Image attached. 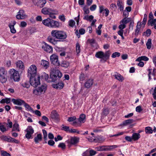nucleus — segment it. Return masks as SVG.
Wrapping results in <instances>:
<instances>
[{"mask_svg":"<svg viewBox=\"0 0 156 156\" xmlns=\"http://www.w3.org/2000/svg\"><path fill=\"white\" fill-rule=\"evenodd\" d=\"M139 23V22H138L137 23V25L136 27V29L135 30V34L136 36H138L140 30V25H138Z\"/></svg>","mask_w":156,"mask_h":156,"instance_id":"nucleus-33","label":"nucleus"},{"mask_svg":"<svg viewBox=\"0 0 156 156\" xmlns=\"http://www.w3.org/2000/svg\"><path fill=\"white\" fill-rule=\"evenodd\" d=\"M78 121L81 123H84L86 121V115L84 114H82L80 115L79 118L77 119Z\"/></svg>","mask_w":156,"mask_h":156,"instance_id":"nucleus-22","label":"nucleus"},{"mask_svg":"<svg viewBox=\"0 0 156 156\" xmlns=\"http://www.w3.org/2000/svg\"><path fill=\"white\" fill-rule=\"evenodd\" d=\"M83 10L85 12V13L86 14H88L89 13L90 11L89 9L87 7L85 6L83 8Z\"/></svg>","mask_w":156,"mask_h":156,"instance_id":"nucleus-52","label":"nucleus"},{"mask_svg":"<svg viewBox=\"0 0 156 156\" xmlns=\"http://www.w3.org/2000/svg\"><path fill=\"white\" fill-rule=\"evenodd\" d=\"M51 63L58 67L60 65V62L58 61V57L57 55L53 54L50 57Z\"/></svg>","mask_w":156,"mask_h":156,"instance_id":"nucleus-10","label":"nucleus"},{"mask_svg":"<svg viewBox=\"0 0 156 156\" xmlns=\"http://www.w3.org/2000/svg\"><path fill=\"white\" fill-rule=\"evenodd\" d=\"M21 85L23 87L28 88L29 87L30 85L28 82H25L21 84Z\"/></svg>","mask_w":156,"mask_h":156,"instance_id":"nucleus-42","label":"nucleus"},{"mask_svg":"<svg viewBox=\"0 0 156 156\" xmlns=\"http://www.w3.org/2000/svg\"><path fill=\"white\" fill-rule=\"evenodd\" d=\"M82 156H90L89 151L87 150L82 154Z\"/></svg>","mask_w":156,"mask_h":156,"instance_id":"nucleus-64","label":"nucleus"},{"mask_svg":"<svg viewBox=\"0 0 156 156\" xmlns=\"http://www.w3.org/2000/svg\"><path fill=\"white\" fill-rule=\"evenodd\" d=\"M134 120L133 119H129L124 121L122 123V125L126 126L132 123L133 122Z\"/></svg>","mask_w":156,"mask_h":156,"instance_id":"nucleus-29","label":"nucleus"},{"mask_svg":"<svg viewBox=\"0 0 156 156\" xmlns=\"http://www.w3.org/2000/svg\"><path fill=\"white\" fill-rule=\"evenodd\" d=\"M10 140L9 142L15 143L16 144H18L19 143V141L14 138L12 137H10Z\"/></svg>","mask_w":156,"mask_h":156,"instance_id":"nucleus-48","label":"nucleus"},{"mask_svg":"<svg viewBox=\"0 0 156 156\" xmlns=\"http://www.w3.org/2000/svg\"><path fill=\"white\" fill-rule=\"evenodd\" d=\"M97 8V5H93L90 7V9L91 11L95 10Z\"/></svg>","mask_w":156,"mask_h":156,"instance_id":"nucleus-63","label":"nucleus"},{"mask_svg":"<svg viewBox=\"0 0 156 156\" xmlns=\"http://www.w3.org/2000/svg\"><path fill=\"white\" fill-rule=\"evenodd\" d=\"M7 71L3 67H0V82L2 83H5L7 80L6 75Z\"/></svg>","mask_w":156,"mask_h":156,"instance_id":"nucleus-7","label":"nucleus"},{"mask_svg":"<svg viewBox=\"0 0 156 156\" xmlns=\"http://www.w3.org/2000/svg\"><path fill=\"white\" fill-rule=\"evenodd\" d=\"M117 6L120 9V11H122L123 10V7L122 5V3L120 0H118L117 2Z\"/></svg>","mask_w":156,"mask_h":156,"instance_id":"nucleus-32","label":"nucleus"},{"mask_svg":"<svg viewBox=\"0 0 156 156\" xmlns=\"http://www.w3.org/2000/svg\"><path fill=\"white\" fill-rule=\"evenodd\" d=\"M93 83V80L89 79L85 82L84 83V86L85 87L87 88H89L92 86Z\"/></svg>","mask_w":156,"mask_h":156,"instance_id":"nucleus-19","label":"nucleus"},{"mask_svg":"<svg viewBox=\"0 0 156 156\" xmlns=\"http://www.w3.org/2000/svg\"><path fill=\"white\" fill-rule=\"evenodd\" d=\"M1 154L3 156H10V155L5 151H1Z\"/></svg>","mask_w":156,"mask_h":156,"instance_id":"nucleus-54","label":"nucleus"},{"mask_svg":"<svg viewBox=\"0 0 156 156\" xmlns=\"http://www.w3.org/2000/svg\"><path fill=\"white\" fill-rule=\"evenodd\" d=\"M59 147L61 148L62 149H64L66 148V145L64 143H60L58 145Z\"/></svg>","mask_w":156,"mask_h":156,"instance_id":"nucleus-62","label":"nucleus"},{"mask_svg":"<svg viewBox=\"0 0 156 156\" xmlns=\"http://www.w3.org/2000/svg\"><path fill=\"white\" fill-rule=\"evenodd\" d=\"M71 124L76 127H80L81 126V123L77 120L74 121Z\"/></svg>","mask_w":156,"mask_h":156,"instance_id":"nucleus-35","label":"nucleus"},{"mask_svg":"<svg viewBox=\"0 0 156 156\" xmlns=\"http://www.w3.org/2000/svg\"><path fill=\"white\" fill-rule=\"evenodd\" d=\"M44 45L42 46V48L45 51L49 53H52L53 48L51 46L48 44L44 42Z\"/></svg>","mask_w":156,"mask_h":156,"instance_id":"nucleus-15","label":"nucleus"},{"mask_svg":"<svg viewBox=\"0 0 156 156\" xmlns=\"http://www.w3.org/2000/svg\"><path fill=\"white\" fill-rule=\"evenodd\" d=\"M151 39H149L146 43V45L147 49H150L151 47Z\"/></svg>","mask_w":156,"mask_h":156,"instance_id":"nucleus-41","label":"nucleus"},{"mask_svg":"<svg viewBox=\"0 0 156 156\" xmlns=\"http://www.w3.org/2000/svg\"><path fill=\"white\" fill-rule=\"evenodd\" d=\"M42 139V136L41 134H38L34 138V140L35 143L37 144L41 141Z\"/></svg>","mask_w":156,"mask_h":156,"instance_id":"nucleus-21","label":"nucleus"},{"mask_svg":"<svg viewBox=\"0 0 156 156\" xmlns=\"http://www.w3.org/2000/svg\"><path fill=\"white\" fill-rule=\"evenodd\" d=\"M27 25V23L25 21H22L20 23V27H26Z\"/></svg>","mask_w":156,"mask_h":156,"instance_id":"nucleus-60","label":"nucleus"},{"mask_svg":"<svg viewBox=\"0 0 156 156\" xmlns=\"http://www.w3.org/2000/svg\"><path fill=\"white\" fill-rule=\"evenodd\" d=\"M12 131H17L19 132L20 131L19 124L16 122L13 125L12 129Z\"/></svg>","mask_w":156,"mask_h":156,"instance_id":"nucleus-26","label":"nucleus"},{"mask_svg":"<svg viewBox=\"0 0 156 156\" xmlns=\"http://www.w3.org/2000/svg\"><path fill=\"white\" fill-rule=\"evenodd\" d=\"M121 24L119 26V28L120 30H123V29L126 27V25L123 23H120Z\"/></svg>","mask_w":156,"mask_h":156,"instance_id":"nucleus-56","label":"nucleus"},{"mask_svg":"<svg viewBox=\"0 0 156 156\" xmlns=\"http://www.w3.org/2000/svg\"><path fill=\"white\" fill-rule=\"evenodd\" d=\"M76 117L75 116H73V117L68 118L67 121L69 122H73L74 121H75L76 120Z\"/></svg>","mask_w":156,"mask_h":156,"instance_id":"nucleus-49","label":"nucleus"},{"mask_svg":"<svg viewBox=\"0 0 156 156\" xmlns=\"http://www.w3.org/2000/svg\"><path fill=\"white\" fill-rule=\"evenodd\" d=\"M41 78L49 82V81H48V79L49 78L48 75L45 73H42Z\"/></svg>","mask_w":156,"mask_h":156,"instance_id":"nucleus-34","label":"nucleus"},{"mask_svg":"<svg viewBox=\"0 0 156 156\" xmlns=\"http://www.w3.org/2000/svg\"><path fill=\"white\" fill-rule=\"evenodd\" d=\"M62 128L65 131H69V130H70L68 126H65L63 125H62Z\"/></svg>","mask_w":156,"mask_h":156,"instance_id":"nucleus-55","label":"nucleus"},{"mask_svg":"<svg viewBox=\"0 0 156 156\" xmlns=\"http://www.w3.org/2000/svg\"><path fill=\"white\" fill-rule=\"evenodd\" d=\"M145 130L146 133H153L152 129L149 126L145 127Z\"/></svg>","mask_w":156,"mask_h":156,"instance_id":"nucleus-36","label":"nucleus"},{"mask_svg":"<svg viewBox=\"0 0 156 156\" xmlns=\"http://www.w3.org/2000/svg\"><path fill=\"white\" fill-rule=\"evenodd\" d=\"M42 23L45 26L51 28H58L59 27V23L50 18L43 20Z\"/></svg>","mask_w":156,"mask_h":156,"instance_id":"nucleus-2","label":"nucleus"},{"mask_svg":"<svg viewBox=\"0 0 156 156\" xmlns=\"http://www.w3.org/2000/svg\"><path fill=\"white\" fill-rule=\"evenodd\" d=\"M27 133L25 137L27 139H29L31 138L32 134L34 133V130L31 126H29L25 130Z\"/></svg>","mask_w":156,"mask_h":156,"instance_id":"nucleus-12","label":"nucleus"},{"mask_svg":"<svg viewBox=\"0 0 156 156\" xmlns=\"http://www.w3.org/2000/svg\"><path fill=\"white\" fill-rule=\"evenodd\" d=\"M79 141V139L76 137H72L70 139L66 141L67 144V146L70 147L72 145L76 144Z\"/></svg>","mask_w":156,"mask_h":156,"instance_id":"nucleus-11","label":"nucleus"},{"mask_svg":"<svg viewBox=\"0 0 156 156\" xmlns=\"http://www.w3.org/2000/svg\"><path fill=\"white\" fill-rule=\"evenodd\" d=\"M80 80L82 81H83L85 79V76L83 73H82L81 74L80 76Z\"/></svg>","mask_w":156,"mask_h":156,"instance_id":"nucleus-58","label":"nucleus"},{"mask_svg":"<svg viewBox=\"0 0 156 156\" xmlns=\"http://www.w3.org/2000/svg\"><path fill=\"white\" fill-rule=\"evenodd\" d=\"M51 71L50 76L51 81H55L62 76V73L58 69L53 68L51 70Z\"/></svg>","mask_w":156,"mask_h":156,"instance_id":"nucleus-3","label":"nucleus"},{"mask_svg":"<svg viewBox=\"0 0 156 156\" xmlns=\"http://www.w3.org/2000/svg\"><path fill=\"white\" fill-rule=\"evenodd\" d=\"M37 67L34 65H31L28 68L27 71V75L29 77L38 75L37 74Z\"/></svg>","mask_w":156,"mask_h":156,"instance_id":"nucleus-8","label":"nucleus"},{"mask_svg":"<svg viewBox=\"0 0 156 156\" xmlns=\"http://www.w3.org/2000/svg\"><path fill=\"white\" fill-rule=\"evenodd\" d=\"M34 3L35 5L40 8L43 7L46 3V0H34Z\"/></svg>","mask_w":156,"mask_h":156,"instance_id":"nucleus-16","label":"nucleus"},{"mask_svg":"<svg viewBox=\"0 0 156 156\" xmlns=\"http://www.w3.org/2000/svg\"><path fill=\"white\" fill-rule=\"evenodd\" d=\"M41 65L44 67L45 69H47L49 67V64L48 62L46 60H42L41 61Z\"/></svg>","mask_w":156,"mask_h":156,"instance_id":"nucleus-28","label":"nucleus"},{"mask_svg":"<svg viewBox=\"0 0 156 156\" xmlns=\"http://www.w3.org/2000/svg\"><path fill=\"white\" fill-rule=\"evenodd\" d=\"M69 25L73 27L75 24V22L73 20H70L69 22Z\"/></svg>","mask_w":156,"mask_h":156,"instance_id":"nucleus-50","label":"nucleus"},{"mask_svg":"<svg viewBox=\"0 0 156 156\" xmlns=\"http://www.w3.org/2000/svg\"><path fill=\"white\" fill-rule=\"evenodd\" d=\"M43 133V134L44 136V139L45 140H47V133L46 131L44 130L43 129L42 130Z\"/></svg>","mask_w":156,"mask_h":156,"instance_id":"nucleus-51","label":"nucleus"},{"mask_svg":"<svg viewBox=\"0 0 156 156\" xmlns=\"http://www.w3.org/2000/svg\"><path fill=\"white\" fill-rule=\"evenodd\" d=\"M69 65V62L66 61H64L61 64V66L62 67L65 68H67Z\"/></svg>","mask_w":156,"mask_h":156,"instance_id":"nucleus-43","label":"nucleus"},{"mask_svg":"<svg viewBox=\"0 0 156 156\" xmlns=\"http://www.w3.org/2000/svg\"><path fill=\"white\" fill-rule=\"evenodd\" d=\"M16 65L17 68L21 69H23L24 68L23 63L20 60L16 62Z\"/></svg>","mask_w":156,"mask_h":156,"instance_id":"nucleus-23","label":"nucleus"},{"mask_svg":"<svg viewBox=\"0 0 156 156\" xmlns=\"http://www.w3.org/2000/svg\"><path fill=\"white\" fill-rule=\"evenodd\" d=\"M120 53L118 52H115L113 53L112 55V57L113 58H115L116 57H119L120 56Z\"/></svg>","mask_w":156,"mask_h":156,"instance_id":"nucleus-53","label":"nucleus"},{"mask_svg":"<svg viewBox=\"0 0 156 156\" xmlns=\"http://www.w3.org/2000/svg\"><path fill=\"white\" fill-rule=\"evenodd\" d=\"M23 105L26 110L34 112L33 108L28 104L26 103L25 102Z\"/></svg>","mask_w":156,"mask_h":156,"instance_id":"nucleus-31","label":"nucleus"},{"mask_svg":"<svg viewBox=\"0 0 156 156\" xmlns=\"http://www.w3.org/2000/svg\"><path fill=\"white\" fill-rule=\"evenodd\" d=\"M109 113V110L108 108H104L103 110L102 114L105 115L106 116Z\"/></svg>","mask_w":156,"mask_h":156,"instance_id":"nucleus-47","label":"nucleus"},{"mask_svg":"<svg viewBox=\"0 0 156 156\" xmlns=\"http://www.w3.org/2000/svg\"><path fill=\"white\" fill-rule=\"evenodd\" d=\"M115 78L119 81H122L123 80V77L121 75L118 73H117L115 75Z\"/></svg>","mask_w":156,"mask_h":156,"instance_id":"nucleus-38","label":"nucleus"},{"mask_svg":"<svg viewBox=\"0 0 156 156\" xmlns=\"http://www.w3.org/2000/svg\"><path fill=\"white\" fill-rule=\"evenodd\" d=\"M50 117L55 121H58L60 119L59 115L55 110H54L52 111L50 115Z\"/></svg>","mask_w":156,"mask_h":156,"instance_id":"nucleus-14","label":"nucleus"},{"mask_svg":"<svg viewBox=\"0 0 156 156\" xmlns=\"http://www.w3.org/2000/svg\"><path fill=\"white\" fill-rule=\"evenodd\" d=\"M12 101L14 104L18 105H21L22 104L23 105L25 102L24 101L20 99H13Z\"/></svg>","mask_w":156,"mask_h":156,"instance_id":"nucleus-17","label":"nucleus"},{"mask_svg":"<svg viewBox=\"0 0 156 156\" xmlns=\"http://www.w3.org/2000/svg\"><path fill=\"white\" fill-rule=\"evenodd\" d=\"M67 37L66 32L62 30H53L51 33V35L48 36L47 41L55 45L58 41H63Z\"/></svg>","mask_w":156,"mask_h":156,"instance_id":"nucleus-1","label":"nucleus"},{"mask_svg":"<svg viewBox=\"0 0 156 156\" xmlns=\"http://www.w3.org/2000/svg\"><path fill=\"white\" fill-rule=\"evenodd\" d=\"M156 22V19L154 20H149L148 21V24L150 25L151 26H153Z\"/></svg>","mask_w":156,"mask_h":156,"instance_id":"nucleus-45","label":"nucleus"},{"mask_svg":"<svg viewBox=\"0 0 156 156\" xmlns=\"http://www.w3.org/2000/svg\"><path fill=\"white\" fill-rule=\"evenodd\" d=\"M149 60V58L145 56H143L139 57L136 60V61L137 62H140L142 60L144 61H148Z\"/></svg>","mask_w":156,"mask_h":156,"instance_id":"nucleus-25","label":"nucleus"},{"mask_svg":"<svg viewBox=\"0 0 156 156\" xmlns=\"http://www.w3.org/2000/svg\"><path fill=\"white\" fill-rule=\"evenodd\" d=\"M29 77L30 83L31 86L34 87H37L38 85L40 84V77L39 75Z\"/></svg>","mask_w":156,"mask_h":156,"instance_id":"nucleus-5","label":"nucleus"},{"mask_svg":"<svg viewBox=\"0 0 156 156\" xmlns=\"http://www.w3.org/2000/svg\"><path fill=\"white\" fill-rule=\"evenodd\" d=\"M69 132L71 133H79V131L75 129H71L69 130Z\"/></svg>","mask_w":156,"mask_h":156,"instance_id":"nucleus-59","label":"nucleus"},{"mask_svg":"<svg viewBox=\"0 0 156 156\" xmlns=\"http://www.w3.org/2000/svg\"><path fill=\"white\" fill-rule=\"evenodd\" d=\"M9 73L11 79H13L15 81H19L20 80V77L18 71L12 69L9 70Z\"/></svg>","mask_w":156,"mask_h":156,"instance_id":"nucleus-6","label":"nucleus"},{"mask_svg":"<svg viewBox=\"0 0 156 156\" xmlns=\"http://www.w3.org/2000/svg\"><path fill=\"white\" fill-rule=\"evenodd\" d=\"M147 15L146 14H144L143 21L142 23H140V25H144L146 24L147 21Z\"/></svg>","mask_w":156,"mask_h":156,"instance_id":"nucleus-44","label":"nucleus"},{"mask_svg":"<svg viewBox=\"0 0 156 156\" xmlns=\"http://www.w3.org/2000/svg\"><path fill=\"white\" fill-rule=\"evenodd\" d=\"M0 130L2 132H4L7 131L8 129L6 128L5 126L0 123Z\"/></svg>","mask_w":156,"mask_h":156,"instance_id":"nucleus-40","label":"nucleus"},{"mask_svg":"<svg viewBox=\"0 0 156 156\" xmlns=\"http://www.w3.org/2000/svg\"><path fill=\"white\" fill-rule=\"evenodd\" d=\"M151 30L150 29H148L146 32L143 33V35L146 34V36L148 37L151 34Z\"/></svg>","mask_w":156,"mask_h":156,"instance_id":"nucleus-46","label":"nucleus"},{"mask_svg":"<svg viewBox=\"0 0 156 156\" xmlns=\"http://www.w3.org/2000/svg\"><path fill=\"white\" fill-rule=\"evenodd\" d=\"M142 110L141 106L140 105L137 106L136 108V111L138 112H140Z\"/></svg>","mask_w":156,"mask_h":156,"instance_id":"nucleus-57","label":"nucleus"},{"mask_svg":"<svg viewBox=\"0 0 156 156\" xmlns=\"http://www.w3.org/2000/svg\"><path fill=\"white\" fill-rule=\"evenodd\" d=\"M89 154H90V156H92L94 155L96 153V151H95L92 150L90 151H89Z\"/></svg>","mask_w":156,"mask_h":156,"instance_id":"nucleus-61","label":"nucleus"},{"mask_svg":"<svg viewBox=\"0 0 156 156\" xmlns=\"http://www.w3.org/2000/svg\"><path fill=\"white\" fill-rule=\"evenodd\" d=\"M16 23V21H14L12 22L11 23L9 24V26L11 32L13 34L16 33V31L14 27V26Z\"/></svg>","mask_w":156,"mask_h":156,"instance_id":"nucleus-20","label":"nucleus"},{"mask_svg":"<svg viewBox=\"0 0 156 156\" xmlns=\"http://www.w3.org/2000/svg\"><path fill=\"white\" fill-rule=\"evenodd\" d=\"M47 87V85L45 83L42 84L40 87H38L41 93H44L45 92Z\"/></svg>","mask_w":156,"mask_h":156,"instance_id":"nucleus-24","label":"nucleus"},{"mask_svg":"<svg viewBox=\"0 0 156 156\" xmlns=\"http://www.w3.org/2000/svg\"><path fill=\"white\" fill-rule=\"evenodd\" d=\"M80 47L79 44L77 43L76 44V50L77 55H78L80 51Z\"/></svg>","mask_w":156,"mask_h":156,"instance_id":"nucleus-39","label":"nucleus"},{"mask_svg":"<svg viewBox=\"0 0 156 156\" xmlns=\"http://www.w3.org/2000/svg\"><path fill=\"white\" fill-rule=\"evenodd\" d=\"M140 135L139 133H133L132 136V138L134 140H138L140 138Z\"/></svg>","mask_w":156,"mask_h":156,"instance_id":"nucleus-27","label":"nucleus"},{"mask_svg":"<svg viewBox=\"0 0 156 156\" xmlns=\"http://www.w3.org/2000/svg\"><path fill=\"white\" fill-rule=\"evenodd\" d=\"M110 55L109 51H107L105 53L102 51H99L96 52L95 56L98 58L102 59L101 61L105 62L109 59Z\"/></svg>","mask_w":156,"mask_h":156,"instance_id":"nucleus-4","label":"nucleus"},{"mask_svg":"<svg viewBox=\"0 0 156 156\" xmlns=\"http://www.w3.org/2000/svg\"><path fill=\"white\" fill-rule=\"evenodd\" d=\"M27 17V15L25 14L24 11L23 10H20L16 16V18L19 20L24 19Z\"/></svg>","mask_w":156,"mask_h":156,"instance_id":"nucleus-13","label":"nucleus"},{"mask_svg":"<svg viewBox=\"0 0 156 156\" xmlns=\"http://www.w3.org/2000/svg\"><path fill=\"white\" fill-rule=\"evenodd\" d=\"M64 86V84L62 82H59L57 84L52 85L53 87L57 89H62L63 87Z\"/></svg>","mask_w":156,"mask_h":156,"instance_id":"nucleus-18","label":"nucleus"},{"mask_svg":"<svg viewBox=\"0 0 156 156\" xmlns=\"http://www.w3.org/2000/svg\"><path fill=\"white\" fill-rule=\"evenodd\" d=\"M130 20V18H124L120 21V23H123L126 25L129 23Z\"/></svg>","mask_w":156,"mask_h":156,"instance_id":"nucleus-30","label":"nucleus"},{"mask_svg":"<svg viewBox=\"0 0 156 156\" xmlns=\"http://www.w3.org/2000/svg\"><path fill=\"white\" fill-rule=\"evenodd\" d=\"M33 93L36 95H39L42 93L38 88L34 90Z\"/></svg>","mask_w":156,"mask_h":156,"instance_id":"nucleus-37","label":"nucleus"},{"mask_svg":"<svg viewBox=\"0 0 156 156\" xmlns=\"http://www.w3.org/2000/svg\"><path fill=\"white\" fill-rule=\"evenodd\" d=\"M41 12L43 14L45 15L49 14H57L58 13V11L56 10L46 7L43 8Z\"/></svg>","mask_w":156,"mask_h":156,"instance_id":"nucleus-9","label":"nucleus"}]
</instances>
